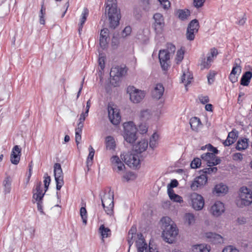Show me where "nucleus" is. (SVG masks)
Here are the masks:
<instances>
[{"instance_id": "61", "label": "nucleus", "mask_w": 252, "mask_h": 252, "mask_svg": "<svg viewBox=\"0 0 252 252\" xmlns=\"http://www.w3.org/2000/svg\"><path fill=\"white\" fill-rule=\"evenodd\" d=\"M238 77H239L238 75H237L236 74H232V72H230L228 78H229V80L232 83H236V82H237Z\"/></svg>"}, {"instance_id": "18", "label": "nucleus", "mask_w": 252, "mask_h": 252, "mask_svg": "<svg viewBox=\"0 0 252 252\" xmlns=\"http://www.w3.org/2000/svg\"><path fill=\"white\" fill-rule=\"evenodd\" d=\"M138 239L136 245L138 252H148V246L141 233L137 234Z\"/></svg>"}, {"instance_id": "10", "label": "nucleus", "mask_w": 252, "mask_h": 252, "mask_svg": "<svg viewBox=\"0 0 252 252\" xmlns=\"http://www.w3.org/2000/svg\"><path fill=\"white\" fill-rule=\"evenodd\" d=\"M155 22L153 24L154 30L157 34H160L165 25L164 18L162 14L157 13L153 16Z\"/></svg>"}, {"instance_id": "56", "label": "nucleus", "mask_w": 252, "mask_h": 252, "mask_svg": "<svg viewBox=\"0 0 252 252\" xmlns=\"http://www.w3.org/2000/svg\"><path fill=\"white\" fill-rule=\"evenodd\" d=\"M205 0H193V5L196 8H199L202 7Z\"/></svg>"}, {"instance_id": "3", "label": "nucleus", "mask_w": 252, "mask_h": 252, "mask_svg": "<svg viewBox=\"0 0 252 252\" xmlns=\"http://www.w3.org/2000/svg\"><path fill=\"white\" fill-rule=\"evenodd\" d=\"M124 137L125 140L132 144L135 142L136 137L137 128L133 122H128L124 124Z\"/></svg>"}, {"instance_id": "9", "label": "nucleus", "mask_w": 252, "mask_h": 252, "mask_svg": "<svg viewBox=\"0 0 252 252\" xmlns=\"http://www.w3.org/2000/svg\"><path fill=\"white\" fill-rule=\"evenodd\" d=\"M54 168L56 189L59 190L64 184L63 173L60 163H56L54 165Z\"/></svg>"}, {"instance_id": "6", "label": "nucleus", "mask_w": 252, "mask_h": 252, "mask_svg": "<svg viewBox=\"0 0 252 252\" xmlns=\"http://www.w3.org/2000/svg\"><path fill=\"white\" fill-rule=\"evenodd\" d=\"M121 158L130 168H136L140 165V160L137 154L131 152H128L126 154L123 153L121 155Z\"/></svg>"}, {"instance_id": "44", "label": "nucleus", "mask_w": 252, "mask_h": 252, "mask_svg": "<svg viewBox=\"0 0 252 252\" xmlns=\"http://www.w3.org/2000/svg\"><path fill=\"white\" fill-rule=\"evenodd\" d=\"M185 54V51L182 48H181L180 50H178L176 54V57L175 59L176 63L177 64L180 63L183 59H184Z\"/></svg>"}, {"instance_id": "20", "label": "nucleus", "mask_w": 252, "mask_h": 252, "mask_svg": "<svg viewBox=\"0 0 252 252\" xmlns=\"http://www.w3.org/2000/svg\"><path fill=\"white\" fill-rule=\"evenodd\" d=\"M109 30L107 28H104L100 31L99 44L103 49L105 48L108 44V39L109 37Z\"/></svg>"}, {"instance_id": "41", "label": "nucleus", "mask_w": 252, "mask_h": 252, "mask_svg": "<svg viewBox=\"0 0 252 252\" xmlns=\"http://www.w3.org/2000/svg\"><path fill=\"white\" fill-rule=\"evenodd\" d=\"M184 220L186 223H187L188 225H191L193 224L195 222L194 216L191 213H187L185 215Z\"/></svg>"}, {"instance_id": "5", "label": "nucleus", "mask_w": 252, "mask_h": 252, "mask_svg": "<svg viewBox=\"0 0 252 252\" xmlns=\"http://www.w3.org/2000/svg\"><path fill=\"white\" fill-rule=\"evenodd\" d=\"M127 93L129 94L130 100L133 103L140 102L145 96L144 91L137 89L134 86H128L127 88Z\"/></svg>"}, {"instance_id": "50", "label": "nucleus", "mask_w": 252, "mask_h": 252, "mask_svg": "<svg viewBox=\"0 0 252 252\" xmlns=\"http://www.w3.org/2000/svg\"><path fill=\"white\" fill-rule=\"evenodd\" d=\"M140 4L143 7V9L148 11L150 9V0H140Z\"/></svg>"}, {"instance_id": "48", "label": "nucleus", "mask_w": 252, "mask_h": 252, "mask_svg": "<svg viewBox=\"0 0 252 252\" xmlns=\"http://www.w3.org/2000/svg\"><path fill=\"white\" fill-rule=\"evenodd\" d=\"M80 216L83 220V222L86 224L87 221V212L85 207H81L80 211Z\"/></svg>"}, {"instance_id": "2", "label": "nucleus", "mask_w": 252, "mask_h": 252, "mask_svg": "<svg viewBox=\"0 0 252 252\" xmlns=\"http://www.w3.org/2000/svg\"><path fill=\"white\" fill-rule=\"evenodd\" d=\"M239 198L237 200V205L240 208L249 206L252 203V191L246 187L240 188L239 193Z\"/></svg>"}, {"instance_id": "46", "label": "nucleus", "mask_w": 252, "mask_h": 252, "mask_svg": "<svg viewBox=\"0 0 252 252\" xmlns=\"http://www.w3.org/2000/svg\"><path fill=\"white\" fill-rule=\"evenodd\" d=\"M3 185L4 187V191L6 193H9L11 189V182L9 177H6L3 181Z\"/></svg>"}, {"instance_id": "24", "label": "nucleus", "mask_w": 252, "mask_h": 252, "mask_svg": "<svg viewBox=\"0 0 252 252\" xmlns=\"http://www.w3.org/2000/svg\"><path fill=\"white\" fill-rule=\"evenodd\" d=\"M148 146V141L146 140H142L134 146L135 151L137 153L140 154L145 151Z\"/></svg>"}, {"instance_id": "55", "label": "nucleus", "mask_w": 252, "mask_h": 252, "mask_svg": "<svg viewBox=\"0 0 252 252\" xmlns=\"http://www.w3.org/2000/svg\"><path fill=\"white\" fill-rule=\"evenodd\" d=\"M179 183L176 179L172 180L170 183L167 185V192H169V189L173 190L172 188L177 187Z\"/></svg>"}, {"instance_id": "16", "label": "nucleus", "mask_w": 252, "mask_h": 252, "mask_svg": "<svg viewBox=\"0 0 252 252\" xmlns=\"http://www.w3.org/2000/svg\"><path fill=\"white\" fill-rule=\"evenodd\" d=\"M110 161L113 166V169L119 172L125 168L124 164L122 162L119 157L113 156L110 158Z\"/></svg>"}, {"instance_id": "58", "label": "nucleus", "mask_w": 252, "mask_h": 252, "mask_svg": "<svg viewBox=\"0 0 252 252\" xmlns=\"http://www.w3.org/2000/svg\"><path fill=\"white\" fill-rule=\"evenodd\" d=\"M200 102L203 104L207 103L209 101V97L207 95H200L198 96Z\"/></svg>"}, {"instance_id": "31", "label": "nucleus", "mask_w": 252, "mask_h": 252, "mask_svg": "<svg viewBox=\"0 0 252 252\" xmlns=\"http://www.w3.org/2000/svg\"><path fill=\"white\" fill-rule=\"evenodd\" d=\"M240 63L241 61L239 59H238L235 60L233 64L232 69L231 71L232 74H236L238 76L240 75L242 71V67L240 65Z\"/></svg>"}, {"instance_id": "51", "label": "nucleus", "mask_w": 252, "mask_h": 252, "mask_svg": "<svg viewBox=\"0 0 252 252\" xmlns=\"http://www.w3.org/2000/svg\"><path fill=\"white\" fill-rule=\"evenodd\" d=\"M201 161L199 158H194L190 163V166L192 168H197L201 166Z\"/></svg>"}, {"instance_id": "23", "label": "nucleus", "mask_w": 252, "mask_h": 252, "mask_svg": "<svg viewBox=\"0 0 252 252\" xmlns=\"http://www.w3.org/2000/svg\"><path fill=\"white\" fill-rule=\"evenodd\" d=\"M189 124L192 130L198 132L202 127V124L200 119L197 117H192L190 119Z\"/></svg>"}, {"instance_id": "47", "label": "nucleus", "mask_w": 252, "mask_h": 252, "mask_svg": "<svg viewBox=\"0 0 252 252\" xmlns=\"http://www.w3.org/2000/svg\"><path fill=\"white\" fill-rule=\"evenodd\" d=\"M82 127L78 126L75 129V142L78 145L81 140V133L82 131Z\"/></svg>"}, {"instance_id": "25", "label": "nucleus", "mask_w": 252, "mask_h": 252, "mask_svg": "<svg viewBox=\"0 0 252 252\" xmlns=\"http://www.w3.org/2000/svg\"><path fill=\"white\" fill-rule=\"evenodd\" d=\"M238 137V133L236 131L232 130L228 133L226 140L223 143L225 146H228L234 143Z\"/></svg>"}, {"instance_id": "29", "label": "nucleus", "mask_w": 252, "mask_h": 252, "mask_svg": "<svg viewBox=\"0 0 252 252\" xmlns=\"http://www.w3.org/2000/svg\"><path fill=\"white\" fill-rule=\"evenodd\" d=\"M227 190L228 189L226 185L222 184H219L215 186L213 192L218 195H220L221 193H226Z\"/></svg>"}, {"instance_id": "33", "label": "nucleus", "mask_w": 252, "mask_h": 252, "mask_svg": "<svg viewBox=\"0 0 252 252\" xmlns=\"http://www.w3.org/2000/svg\"><path fill=\"white\" fill-rule=\"evenodd\" d=\"M167 193L169 198L172 201L180 203L183 202L182 197L180 195L175 193L173 190L169 189V192Z\"/></svg>"}, {"instance_id": "30", "label": "nucleus", "mask_w": 252, "mask_h": 252, "mask_svg": "<svg viewBox=\"0 0 252 252\" xmlns=\"http://www.w3.org/2000/svg\"><path fill=\"white\" fill-rule=\"evenodd\" d=\"M192 78L193 77L191 75L190 73L188 70L186 71H185L183 72L181 77V82L182 83H185V86H187L190 84Z\"/></svg>"}, {"instance_id": "21", "label": "nucleus", "mask_w": 252, "mask_h": 252, "mask_svg": "<svg viewBox=\"0 0 252 252\" xmlns=\"http://www.w3.org/2000/svg\"><path fill=\"white\" fill-rule=\"evenodd\" d=\"M164 88L161 84H158L152 91V94L153 97L157 99H160L163 94Z\"/></svg>"}, {"instance_id": "1", "label": "nucleus", "mask_w": 252, "mask_h": 252, "mask_svg": "<svg viewBox=\"0 0 252 252\" xmlns=\"http://www.w3.org/2000/svg\"><path fill=\"white\" fill-rule=\"evenodd\" d=\"M105 13L108 12L110 27L115 29L119 24L121 18L120 10L117 8L116 0H107L106 3Z\"/></svg>"}, {"instance_id": "62", "label": "nucleus", "mask_w": 252, "mask_h": 252, "mask_svg": "<svg viewBox=\"0 0 252 252\" xmlns=\"http://www.w3.org/2000/svg\"><path fill=\"white\" fill-rule=\"evenodd\" d=\"M134 176V174L131 172H126L124 175L123 178L125 179L126 181H128L132 179V177Z\"/></svg>"}, {"instance_id": "52", "label": "nucleus", "mask_w": 252, "mask_h": 252, "mask_svg": "<svg viewBox=\"0 0 252 252\" xmlns=\"http://www.w3.org/2000/svg\"><path fill=\"white\" fill-rule=\"evenodd\" d=\"M210 167L204 168L202 170L203 172L205 174H210L211 173H215L217 172L218 170L217 167H213V166H209Z\"/></svg>"}, {"instance_id": "53", "label": "nucleus", "mask_w": 252, "mask_h": 252, "mask_svg": "<svg viewBox=\"0 0 252 252\" xmlns=\"http://www.w3.org/2000/svg\"><path fill=\"white\" fill-rule=\"evenodd\" d=\"M88 115V113H86V112H83L81 115H80V119L79 120V122L78 124V126L79 127H83V123L85 121V119H86V117H87Z\"/></svg>"}, {"instance_id": "42", "label": "nucleus", "mask_w": 252, "mask_h": 252, "mask_svg": "<svg viewBox=\"0 0 252 252\" xmlns=\"http://www.w3.org/2000/svg\"><path fill=\"white\" fill-rule=\"evenodd\" d=\"M150 111L149 110H143L141 111L140 117L142 121H146L151 118Z\"/></svg>"}, {"instance_id": "27", "label": "nucleus", "mask_w": 252, "mask_h": 252, "mask_svg": "<svg viewBox=\"0 0 252 252\" xmlns=\"http://www.w3.org/2000/svg\"><path fill=\"white\" fill-rule=\"evenodd\" d=\"M98 231L101 234L102 241H104V238L109 237L111 235V230L108 227H105L104 224L100 225Z\"/></svg>"}, {"instance_id": "54", "label": "nucleus", "mask_w": 252, "mask_h": 252, "mask_svg": "<svg viewBox=\"0 0 252 252\" xmlns=\"http://www.w3.org/2000/svg\"><path fill=\"white\" fill-rule=\"evenodd\" d=\"M44 187L45 188V192L48 189V187L49 186V184L51 182V178L48 175L47 173H45L44 176Z\"/></svg>"}, {"instance_id": "13", "label": "nucleus", "mask_w": 252, "mask_h": 252, "mask_svg": "<svg viewBox=\"0 0 252 252\" xmlns=\"http://www.w3.org/2000/svg\"><path fill=\"white\" fill-rule=\"evenodd\" d=\"M108 117L110 122L114 125L120 123L121 117L118 109L114 108L112 107L108 106Z\"/></svg>"}, {"instance_id": "35", "label": "nucleus", "mask_w": 252, "mask_h": 252, "mask_svg": "<svg viewBox=\"0 0 252 252\" xmlns=\"http://www.w3.org/2000/svg\"><path fill=\"white\" fill-rule=\"evenodd\" d=\"M89 15V10L87 8H84L82 13L81 18L80 19V23L79 24V32L80 33V32L83 27V24L86 21L87 17Z\"/></svg>"}, {"instance_id": "7", "label": "nucleus", "mask_w": 252, "mask_h": 252, "mask_svg": "<svg viewBox=\"0 0 252 252\" xmlns=\"http://www.w3.org/2000/svg\"><path fill=\"white\" fill-rule=\"evenodd\" d=\"M178 234V229L176 225H171L169 227H165L163 230L162 235L163 240L168 243L171 244L175 241Z\"/></svg>"}, {"instance_id": "28", "label": "nucleus", "mask_w": 252, "mask_h": 252, "mask_svg": "<svg viewBox=\"0 0 252 252\" xmlns=\"http://www.w3.org/2000/svg\"><path fill=\"white\" fill-rule=\"evenodd\" d=\"M252 77V73L251 71L246 72L241 79L240 83L242 85L247 86L249 85Z\"/></svg>"}, {"instance_id": "34", "label": "nucleus", "mask_w": 252, "mask_h": 252, "mask_svg": "<svg viewBox=\"0 0 252 252\" xmlns=\"http://www.w3.org/2000/svg\"><path fill=\"white\" fill-rule=\"evenodd\" d=\"M248 140L247 138L239 139L237 143L236 149L242 151L247 149L248 146Z\"/></svg>"}, {"instance_id": "37", "label": "nucleus", "mask_w": 252, "mask_h": 252, "mask_svg": "<svg viewBox=\"0 0 252 252\" xmlns=\"http://www.w3.org/2000/svg\"><path fill=\"white\" fill-rule=\"evenodd\" d=\"M162 228L165 229V227H169L171 225H176L171 219L168 217H163L161 220Z\"/></svg>"}, {"instance_id": "22", "label": "nucleus", "mask_w": 252, "mask_h": 252, "mask_svg": "<svg viewBox=\"0 0 252 252\" xmlns=\"http://www.w3.org/2000/svg\"><path fill=\"white\" fill-rule=\"evenodd\" d=\"M205 237L209 241L214 244L221 243L223 242L222 237L219 234L212 232H207L205 234Z\"/></svg>"}, {"instance_id": "8", "label": "nucleus", "mask_w": 252, "mask_h": 252, "mask_svg": "<svg viewBox=\"0 0 252 252\" xmlns=\"http://www.w3.org/2000/svg\"><path fill=\"white\" fill-rule=\"evenodd\" d=\"M189 201L192 207L195 210H201L204 206L203 197L197 193H191L189 196Z\"/></svg>"}, {"instance_id": "57", "label": "nucleus", "mask_w": 252, "mask_h": 252, "mask_svg": "<svg viewBox=\"0 0 252 252\" xmlns=\"http://www.w3.org/2000/svg\"><path fill=\"white\" fill-rule=\"evenodd\" d=\"M135 235H134V234H131L128 233L127 242H128V244L129 246V249L128 250V252H129L130 248L133 243V241H134L133 238L135 237Z\"/></svg>"}, {"instance_id": "17", "label": "nucleus", "mask_w": 252, "mask_h": 252, "mask_svg": "<svg viewBox=\"0 0 252 252\" xmlns=\"http://www.w3.org/2000/svg\"><path fill=\"white\" fill-rule=\"evenodd\" d=\"M127 72L125 67L116 66L111 68L110 75L111 77H121L125 76Z\"/></svg>"}, {"instance_id": "64", "label": "nucleus", "mask_w": 252, "mask_h": 252, "mask_svg": "<svg viewBox=\"0 0 252 252\" xmlns=\"http://www.w3.org/2000/svg\"><path fill=\"white\" fill-rule=\"evenodd\" d=\"M98 64L101 70L105 67V58L103 57H100L98 59Z\"/></svg>"}, {"instance_id": "59", "label": "nucleus", "mask_w": 252, "mask_h": 252, "mask_svg": "<svg viewBox=\"0 0 252 252\" xmlns=\"http://www.w3.org/2000/svg\"><path fill=\"white\" fill-rule=\"evenodd\" d=\"M205 147L208 149V151L209 152V153H213L214 154H218V150L216 148L213 147L212 145L208 144Z\"/></svg>"}, {"instance_id": "14", "label": "nucleus", "mask_w": 252, "mask_h": 252, "mask_svg": "<svg viewBox=\"0 0 252 252\" xmlns=\"http://www.w3.org/2000/svg\"><path fill=\"white\" fill-rule=\"evenodd\" d=\"M207 182V177L205 174H202L196 177L191 184L190 187L192 190H196L206 184Z\"/></svg>"}, {"instance_id": "40", "label": "nucleus", "mask_w": 252, "mask_h": 252, "mask_svg": "<svg viewBox=\"0 0 252 252\" xmlns=\"http://www.w3.org/2000/svg\"><path fill=\"white\" fill-rule=\"evenodd\" d=\"M46 13V8L44 5V1L42 2L41 9L39 12V23L40 24L44 25L45 23V21L44 19V15Z\"/></svg>"}, {"instance_id": "43", "label": "nucleus", "mask_w": 252, "mask_h": 252, "mask_svg": "<svg viewBox=\"0 0 252 252\" xmlns=\"http://www.w3.org/2000/svg\"><path fill=\"white\" fill-rule=\"evenodd\" d=\"M179 18L182 20H185L190 15V11L187 10H179L178 12Z\"/></svg>"}, {"instance_id": "12", "label": "nucleus", "mask_w": 252, "mask_h": 252, "mask_svg": "<svg viewBox=\"0 0 252 252\" xmlns=\"http://www.w3.org/2000/svg\"><path fill=\"white\" fill-rule=\"evenodd\" d=\"M202 160L206 162L208 166H214L219 164L220 162V159L217 157L215 154L211 153H206L203 154L201 156Z\"/></svg>"}, {"instance_id": "39", "label": "nucleus", "mask_w": 252, "mask_h": 252, "mask_svg": "<svg viewBox=\"0 0 252 252\" xmlns=\"http://www.w3.org/2000/svg\"><path fill=\"white\" fill-rule=\"evenodd\" d=\"M158 58L160 61H168L170 59L169 52L167 50H160L158 54Z\"/></svg>"}, {"instance_id": "45", "label": "nucleus", "mask_w": 252, "mask_h": 252, "mask_svg": "<svg viewBox=\"0 0 252 252\" xmlns=\"http://www.w3.org/2000/svg\"><path fill=\"white\" fill-rule=\"evenodd\" d=\"M195 249L199 250L200 252H209L210 250V246L204 244H200L195 246Z\"/></svg>"}, {"instance_id": "19", "label": "nucleus", "mask_w": 252, "mask_h": 252, "mask_svg": "<svg viewBox=\"0 0 252 252\" xmlns=\"http://www.w3.org/2000/svg\"><path fill=\"white\" fill-rule=\"evenodd\" d=\"M224 211V205L220 201H216L211 208V213L213 216L216 217L220 216Z\"/></svg>"}, {"instance_id": "32", "label": "nucleus", "mask_w": 252, "mask_h": 252, "mask_svg": "<svg viewBox=\"0 0 252 252\" xmlns=\"http://www.w3.org/2000/svg\"><path fill=\"white\" fill-rule=\"evenodd\" d=\"M105 144L107 149L114 150L116 147L115 140L113 137L108 136L105 138Z\"/></svg>"}, {"instance_id": "26", "label": "nucleus", "mask_w": 252, "mask_h": 252, "mask_svg": "<svg viewBox=\"0 0 252 252\" xmlns=\"http://www.w3.org/2000/svg\"><path fill=\"white\" fill-rule=\"evenodd\" d=\"M35 190L36 192L34 193L33 195V199H35L36 201L38 200H42L43 197L44 196V193H42V183L39 182L37 183Z\"/></svg>"}, {"instance_id": "4", "label": "nucleus", "mask_w": 252, "mask_h": 252, "mask_svg": "<svg viewBox=\"0 0 252 252\" xmlns=\"http://www.w3.org/2000/svg\"><path fill=\"white\" fill-rule=\"evenodd\" d=\"M102 205L105 213L110 216L114 214V194L113 192L109 190L105 193L103 197H101Z\"/></svg>"}, {"instance_id": "49", "label": "nucleus", "mask_w": 252, "mask_h": 252, "mask_svg": "<svg viewBox=\"0 0 252 252\" xmlns=\"http://www.w3.org/2000/svg\"><path fill=\"white\" fill-rule=\"evenodd\" d=\"M211 65V63L203 56L201 58V61L200 63L201 69H204L205 68H209Z\"/></svg>"}, {"instance_id": "36", "label": "nucleus", "mask_w": 252, "mask_h": 252, "mask_svg": "<svg viewBox=\"0 0 252 252\" xmlns=\"http://www.w3.org/2000/svg\"><path fill=\"white\" fill-rule=\"evenodd\" d=\"M89 154L86 161V164L88 170H89V167L92 165L94 157V150L91 146L89 147Z\"/></svg>"}, {"instance_id": "15", "label": "nucleus", "mask_w": 252, "mask_h": 252, "mask_svg": "<svg viewBox=\"0 0 252 252\" xmlns=\"http://www.w3.org/2000/svg\"><path fill=\"white\" fill-rule=\"evenodd\" d=\"M21 155V148L19 146H15L10 155V161L12 164L17 165L19 162Z\"/></svg>"}, {"instance_id": "11", "label": "nucleus", "mask_w": 252, "mask_h": 252, "mask_svg": "<svg viewBox=\"0 0 252 252\" xmlns=\"http://www.w3.org/2000/svg\"><path fill=\"white\" fill-rule=\"evenodd\" d=\"M199 29V23L198 20L194 19L192 20L188 25L187 30V38L191 41L194 39V34L198 32Z\"/></svg>"}, {"instance_id": "60", "label": "nucleus", "mask_w": 252, "mask_h": 252, "mask_svg": "<svg viewBox=\"0 0 252 252\" xmlns=\"http://www.w3.org/2000/svg\"><path fill=\"white\" fill-rule=\"evenodd\" d=\"M222 252H239V251L232 246H228L223 249Z\"/></svg>"}, {"instance_id": "38", "label": "nucleus", "mask_w": 252, "mask_h": 252, "mask_svg": "<svg viewBox=\"0 0 252 252\" xmlns=\"http://www.w3.org/2000/svg\"><path fill=\"white\" fill-rule=\"evenodd\" d=\"M158 135L157 133H154L150 138L149 146L151 148L154 149L158 145Z\"/></svg>"}, {"instance_id": "63", "label": "nucleus", "mask_w": 252, "mask_h": 252, "mask_svg": "<svg viewBox=\"0 0 252 252\" xmlns=\"http://www.w3.org/2000/svg\"><path fill=\"white\" fill-rule=\"evenodd\" d=\"M131 32V28L130 26L126 27L123 31V36L126 37L130 34Z\"/></svg>"}]
</instances>
